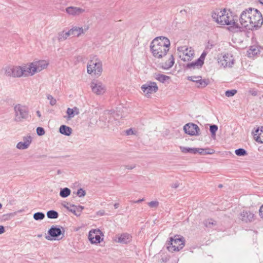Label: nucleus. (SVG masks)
<instances>
[{"mask_svg": "<svg viewBox=\"0 0 263 263\" xmlns=\"http://www.w3.org/2000/svg\"><path fill=\"white\" fill-rule=\"evenodd\" d=\"M213 19L218 24L221 25H230L232 31H240V26L235 22L231 13L227 12L225 9H216L212 14Z\"/></svg>", "mask_w": 263, "mask_h": 263, "instance_id": "f257e3e1", "label": "nucleus"}, {"mask_svg": "<svg viewBox=\"0 0 263 263\" xmlns=\"http://www.w3.org/2000/svg\"><path fill=\"white\" fill-rule=\"evenodd\" d=\"M170 40L165 37H156L151 43L150 48L153 55L156 58H162L169 50Z\"/></svg>", "mask_w": 263, "mask_h": 263, "instance_id": "f03ea898", "label": "nucleus"}, {"mask_svg": "<svg viewBox=\"0 0 263 263\" xmlns=\"http://www.w3.org/2000/svg\"><path fill=\"white\" fill-rule=\"evenodd\" d=\"M251 13V21L248 30H256L260 28L263 24V18L261 13L256 9L249 8Z\"/></svg>", "mask_w": 263, "mask_h": 263, "instance_id": "7ed1b4c3", "label": "nucleus"}, {"mask_svg": "<svg viewBox=\"0 0 263 263\" xmlns=\"http://www.w3.org/2000/svg\"><path fill=\"white\" fill-rule=\"evenodd\" d=\"M165 246L169 252L179 251L184 246V238L183 237H179L178 235L171 237L170 240L166 242Z\"/></svg>", "mask_w": 263, "mask_h": 263, "instance_id": "20e7f679", "label": "nucleus"}, {"mask_svg": "<svg viewBox=\"0 0 263 263\" xmlns=\"http://www.w3.org/2000/svg\"><path fill=\"white\" fill-rule=\"evenodd\" d=\"M14 110L15 112L14 120L16 122H22L28 118L29 110L26 106L17 104L15 105Z\"/></svg>", "mask_w": 263, "mask_h": 263, "instance_id": "39448f33", "label": "nucleus"}, {"mask_svg": "<svg viewBox=\"0 0 263 263\" xmlns=\"http://www.w3.org/2000/svg\"><path fill=\"white\" fill-rule=\"evenodd\" d=\"M64 229L57 226H52L48 231V235L45 236L48 240H59L64 237Z\"/></svg>", "mask_w": 263, "mask_h": 263, "instance_id": "423d86ee", "label": "nucleus"}, {"mask_svg": "<svg viewBox=\"0 0 263 263\" xmlns=\"http://www.w3.org/2000/svg\"><path fill=\"white\" fill-rule=\"evenodd\" d=\"M48 63L44 60L35 61L30 64L27 68V71L30 76L33 75L35 72H40L46 68Z\"/></svg>", "mask_w": 263, "mask_h": 263, "instance_id": "0eeeda50", "label": "nucleus"}, {"mask_svg": "<svg viewBox=\"0 0 263 263\" xmlns=\"http://www.w3.org/2000/svg\"><path fill=\"white\" fill-rule=\"evenodd\" d=\"M87 70L89 74L94 73L95 75L100 76L102 72L101 62L98 60H96L95 61L90 60L87 64Z\"/></svg>", "mask_w": 263, "mask_h": 263, "instance_id": "6e6552de", "label": "nucleus"}, {"mask_svg": "<svg viewBox=\"0 0 263 263\" xmlns=\"http://www.w3.org/2000/svg\"><path fill=\"white\" fill-rule=\"evenodd\" d=\"M141 89L145 96L149 97L152 93L158 91V87L156 82L148 81L141 86Z\"/></svg>", "mask_w": 263, "mask_h": 263, "instance_id": "1a4fd4ad", "label": "nucleus"}, {"mask_svg": "<svg viewBox=\"0 0 263 263\" xmlns=\"http://www.w3.org/2000/svg\"><path fill=\"white\" fill-rule=\"evenodd\" d=\"M250 14L251 13L250 12V11H249V8L246 9L241 13L239 20L242 27H240L241 30L240 31L242 30V28H246V29H248V26L251 21Z\"/></svg>", "mask_w": 263, "mask_h": 263, "instance_id": "9d476101", "label": "nucleus"}, {"mask_svg": "<svg viewBox=\"0 0 263 263\" xmlns=\"http://www.w3.org/2000/svg\"><path fill=\"white\" fill-rule=\"evenodd\" d=\"M183 130L185 133L190 136H199L200 135V128L197 125L189 123L186 124L183 127Z\"/></svg>", "mask_w": 263, "mask_h": 263, "instance_id": "9b49d317", "label": "nucleus"}, {"mask_svg": "<svg viewBox=\"0 0 263 263\" xmlns=\"http://www.w3.org/2000/svg\"><path fill=\"white\" fill-rule=\"evenodd\" d=\"M102 232L100 230L92 229L90 231L88 235V238L91 243H100L103 239L101 235Z\"/></svg>", "mask_w": 263, "mask_h": 263, "instance_id": "f8f14e48", "label": "nucleus"}, {"mask_svg": "<svg viewBox=\"0 0 263 263\" xmlns=\"http://www.w3.org/2000/svg\"><path fill=\"white\" fill-rule=\"evenodd\" d=\"M178 50L180 52H182L183 54V56L186 57L182 58V60L184 61L191 60L192 57L194 55V51L193 50L190 48L189 49L186 46H180L178 48Z\"/></svg>", "mask_w": 263, "mask_h": 263, "instance_id": "ddd939ff", "label": "nucleus"}, {"mask_svg": "<svg viewBox=\"0 0 263 263\" xmlns=\"http://www.w3.org/2000/svg\"><path fill=\"white\" fill-rule=\"evenodd\" d=\"M232 58L231 54H224L221 59H218V63L224 67H232L234 63V59Z\"/></svg>", "mask_w": 263, "mask_h": 263, "instance_id": "4468645a", "label": "nucleus"}, {"mask_svg": "<svg viewBox=\"0 0 263 263\" xmlns=\"http://www.w3.org/2000/svg\"><path fill=\"white\" fill-rule=\"evenodd\" d=\"M92 91L97 95H102L105 92L104 86L102 83L97 81H93L90 85Z\"/></svg>", "mask_w": 263, "mask_h": 263, "instance_id": "2eb2a0df", "label": "nucleus"}, {"mask_svg": "<svg viewBox=\"0 0 263 263\" xmlns=\"http://www.w3.org/2000/svg\"><path fill=\"white\" fill-rule=\"evenodd\" d=\"M12 77H21L22 76H28V72L27 69L21 67L20 66H12Z\"/></svg>", "mask_w": 263, "mask_h": 263, "instance_id": "dca6fc26", "label": "nucleus"}, {"mask_svg": "<svg viewBox=\"0 0 263 263\" xmlns=\"http://www.w3.org/2000/svg\"><path fill=\"white\" fill-rule=\"evenodd\" d=\"M254 214L250 211L243 210L240 213L239 219L245 222H251L254 219Z\"/></svg>", "mask_w": 263, "mask_h": 263, "instance_id": "f3484780", "label": "nucleus"}, {"mask_svg": "<svg viewBox=\"0 0 263 263\" xmlns=\"http://www.w3.org/2000/svg\"><path fill=\"white\" fill-rule=\"evenodd\" d=\"M255 141L260 143H263V126L257 127L252 132Z\"/></svg>", "mask_w": 263, "mask_h": 263, "instance_id": "a211bd4d", "label": "nucleus"}, {"mask_svg": "<svg viewBox=\"0 0 263 263\" xmlns=\"http://www.w3.org/2000/svg\"><path fill=\"white\" fill-rule=\"evenodd\" d=\"M203 224L209 230H214L218 227L217 222L212 218L206 219L203 220Z\"/></svg>", "mask_w": 263, "mask_h": 263, "instance_id": "6ab92c4d", "label": "nucleus"}, {"mask_svg": "<svg viewBox=\"0 0 263 263\" xmlns=\"http://www.w3.org/2000/svg\"><path fill=\"white\" fill-rule=\"evenodd\" d=\"M66 12L70 15H78L85 12V10L81 8L70 6L66 9Z\"/></svg>", "mask_w": 263, "mask_h": 263, "instance_id": "aec40b11", "label": "nucleus"}, {"mask_svg": "<svg viewBox=\"0 0 263 263\" xmlns=\"http://www.w3.org/2000/svg\"><path fill=\"white\" fill-rule=\"evenodd\" d=\"M88 29L87 27L83 29L82 27H73L71 29V35L75 36H79L81 34H84Z\"/></svg>", "mask_w": 263, "mask_h": 263, "instance_id": "412c9836", "label": "nucleus"}, {"mask_svg": "<svg viewBox=\"0 0 263 263\" xmlns=\"http://www.w3.org/2000/svg\"><path fill=\"white\" fill-rule=\"evenodd\" d=\"M202 66L203 65L197 60L195 62L187 63L185 67L186 69H194L196 68L200 69L202 67Z\"/></svg>", "mask_w": 263, "mask_h": 263, "instance_id": "4be33fe9", "label": "nucleus"}, {"mask_svg": "<svg viewBox=\"0 0 263 263\" xmlns=\"http://www.w3.org/2000/svg\"><path fill=\"white\" fill-rule=\"evenodd\" d=\"M59 132L61 134L65 136H70L72 133V129L69 126L62 125L59 128Z\"/></svg>", "mask_w": 263, "mask_h": 263, "instance_id": "5701e85b", "label": "nucleus"}, {"mask_svg": "<svg viewBox=\"0 0 263 263\" xmlns=\"http://www.w3.org/2000/svg\"><path fill=\"white\" fill-rule=\"evenodd\" d=\"M174 64V58L172 54L167 61L162 64L161 67L164 69H168L171 68Z\"/></svg>", "mask_w": 263, "mask_h": 263, "instance_id": "b1692460", "label": "nucleus"}, {"mask_svg": "<svg viewBox=\"0 0 263 263\" xmlns=\"http://www.w3.org/2000/svg\"><path fill=\"white\" fill-rule=\"evenodd\" d=\"M131 240V237L127 233H123L118 237V242L122 243H127Z\"/></svg>", "mask_w": 263, "mask_h": 263, "instance_id": "393cba45", "label": "nucleus"}, {"mask_svg": "<svg viewBox=\"0 0 263 263\" xmlns=\"http://www.w3.org/2000/svg\"><path fill=\"white\" fill-rule=\"evenodd\" d=\"M196 83L198 87L204 88L209 84L210 81L209 79H202L201 78L198 80H196Z\"/></svg>", "mask_w": 263, "mask_h": 263, "instance_id": "a878e982", "label": "nucleus"}, {"mask_svg": "<svg viewBox=\"0 0 263 263\" xmlns=\"http://www.w3.org/2000/svg\"><path fill=\"white\" fill-rule=\"evenodd\" d=\"M196 150L197 151V153H198L200 155L213 154L215 152V151L214 149H210L209 148H196Z\"/></svg>", "mask_w": 263, "mask_h": 263, "instance_id": "bb28decb", "label": "nucleus"}, {"mask_svg": "<svg viewBox=\"0 0 263 263\" xmlns=\"http://www.w3.org/2000/svg\"><path fill=\"white\" fill-rule=\"evenodd\" d=\"M180 149L181 150V152L183 153H191L194 154H196L197 153L196 148H190L184 146H180Z\"/></svg>", "mask_w": 263, "mask_h": 263, "instance_id": "cd10ccee", "label": "nucleus"}, {"mask_svg": "<svg viewBox=\"0 0 263 263\" xmlns=\"http://www.w3.org/2000/svg\"><path fill=\"white\" fill-rule=\"evenodd\" d=\"M71 190L68 187L61 189L60 196L62 198H66L70 195Z\"/></svg>", "mask_w": 263, "mask_h": 263, "instance_id": "c85d7f7f", "label": "nucleus"}, {"mask_svg": "<svg viewBox=\"0 0 263 263\" xmlns=\"http://www.w3.org/2000/svg\"><path fill=\"white\" fill-rule=\"evenodd\" d=\"M29 141L19 142L16 144V148L19 149H25L29 146Z\"/></svg>", "mask_w": 263, "mask_h": 263, "instance_id": "c756f323", "label": "nucleus"}, {"mask_svg": "<svg viewBox=\"0 0 263 263\" xmlns=\"http://www.w3.org/2000/svg\"><path fill=\"white\" fill-rule=\"evenodd\" d=\"M47 216L49 219H57L59 217V213L54 210H50L47 212Z\"/></svg>", "mask_w": 263, "mask_h": 263, "instance_id": "7c9ffc66", "label": "nucleus"}, {"mask_svg": "<svg viewBox=\"0 0 263 263\" xmlns=\"http://www.w3.org/2000/svg\"><path fill=\"white\" fill-rule=\"evenodd\" d=\"M155 79L161 83H164L170 79V77L162 74H156Z\"/></svg>", "mask_w": 263, "mask_h": 263, "instance_id": "2f4dec72", "label": "nucleus"}, {"mask_svg": "<svg viewBox=\"0 0 263 263\" xmlns=\"http://www.w3.org/2000/svg\"><path fill=\"white\" fill-rule=\"evenodd\" d=\"M258 52L259 49L258 47L255 46H250L249 50L248 51V54L250 56L256 55Z\"/></svg>", "mask_w": 263, "mask_h": 263, "instance_id": "473e14b6", "label": "nucleus"}, {"mask_svg": "<svg viewBox=\"0 0 263 263\" xmlns=\"http://www.w3.org/2000/svg\"><path fill=\"white\" fill-rule=\"evenodd\" d=\"M45 214L43 212H36L33 214V217L35 220H41L45 218Z\"/></svg>", "mask_w": 263, "mask_h": 263, "instance_id": "72a5a7b5", "label": "nucleus"}, {"mask_svg": "<svg viewBox=\"0 0 263 263\" xmlns=\"http://www.w3.org/2000/svg\"><path fill=\"white\" fill-rule=\"evenodd\" d=\"M235 153L238 156H245L247 155V151L242 148L236 149L235 151Z\"/></svg>", "mask_w": 263, "mask_h": 263, "instance_id": "f704fd0d", "label": "nucleus"}, {"mask_svg": "<svg viewBox=\"0 0 263 263\" xmlns=\"http://www.w3.org/2000/svg\"><path fill=\"white\" fill-rule=\"evenodd\" d=\"M218 126L215 124H212L210 126V131L211 133L212 136H215L216 133L218 130Z\"/></svg>", "mask_w": 263, "mask_h": 263, "instance_id": "c9c22d12", "label": "nucleus"}, {"mask_svg": "<svg viewBox=\"0 0 263 263\" xmlns=\"http://www.w3.org/2000/svg\"><path fill=\"white\" fill-rule=\"evenodd\" d=\"M66 39V35L65 34V31H63L59 32L58 36V40L59 42L63 41Z\"/></svg>", "mask_w": 263, "mask_h": 263, "instance_id": "e433bc0d", "label": "nucleus"}, {"mask_svg": "<svg viewBox=\"0 0 263 263\" xmlns=\"http://www.w3.org/2000/svg\"><path fill=\"white\" fill-rule=\"evenodd\" d=\"M237 93L236 89L228 90L226 91L225 95L227 97H231L234 96Z\"/></svg>", "mask_w": 263, "mask_h": 263, "instance_id": "4c0bfd02", "label": "nucleus"}, {"mask_svg": "<svg viewBox=\"0 0 263 263\" xmlns=\"http://www.w3.org/2000/svg\"><path fill=\"white\" fill-rule=\"evenodd\" d=\"M13 73L12 66H7L5 68V74L8 77H12Z\"/></svg>", "mask_w": 263, "mask_h": 263, "instance_id": "58836bf2", "label": "nucleus"}, {"mask_svg": "<svg viewBox=\"0 0 263 263\" xmlns=\"http://www.w3.org/2000/svg\"><path fill=\"white\" fill-rule=\"evenodd\" d=\"M73 109L70 108H68L66 111V113L68 115L67 119H70L73 118L74 116V114L73 113Z\"/></svg>", "mask_w": 263, "mask_h": 263, "instance_id": "ea45409f", "label": "nucleus"}, {"mask_svg": "<svg viewBox=\"0 0 263 263\" xmlns=\"http://www.w3.org/2000/svg\"><path fill=\"white\" fill-rule=\"evenodd\" d=\"M207 54V52L204 51L201 54L200 57L197 59V60L200 62L202 65L204 64V61L205 58Z\"/></svg>", "mask_w": 263, "mask_h": 263, "instance_id": "a19ab883", "label": "nucleus"}, {"mask_svg": "<svg viewBox=\"0 0 263 263\" xmlns=\"http://www.w3.org/2000/svg\"><path fill=\"white\" fill-rule=\"evenodd\" d=\"M77 195L79 197H82L85 196V195H86V192L83 189L80 188V189H78V190L77 191Z\"/></svg>", "mask_w": 263, "mask_h": 263, "instance_id": "79ce46f5", "label": "nucleus"}, {"mask_svg": "<svg viewBox=\"0 0 263 263\" xmlns=\"http://www.w3.org/2000/svg\"><path fill=\"white\" fill-rule=\"evenodd\" d=\"M47 99L50 100V104L51 105L53 106L55 105L57 103V100L51 95H48Z\"/></svg>", "mask_w": 263, "mask_h": 263, "instance_id": "37998d69", "label": "nucleus"}, {"mask_svg": "<svg viewBox=\"0 0 263 263\" xmlns=\"http://www.w3.org/2000/svg\"><path fill=\"white\" fill-rule=\"evenodd\" d=\"M36 130V133L39 136H43L45 133L44 128H43L42 127H37Z\"/></svg>", "mask_w": 263, "mask_h": 263, "instance_id": "c03bdc74", "label": "nucleus"}, {"mask_svg": "<svg viewBox=\"0 0 263 263\" xmlns=\"http://www.w3.org/2000/svg\"><path fill=\"white\" fill-rule=\"evenodd\" d=\"M148 205L151 208H157L159 205V202L157 201H152L148 202Z\"/></svg>", "mask_w": 263, "mask_h": 263, "instance_id": "a18cd8bd", "label": "nucleus"}, {"mask_svg": "<svg viewBox=\"0 0 263 263\" xmlns=\"http://www.w3.org/2000/svg\"><path fill=\"white\" fill-rule=\"evenodd\" d=\"M200 78H201L200 76H190L188 77L187 80L196 82V80H198Z\"/></svg>", "mask_w": 263, "mask_h": 263, "instance_id": "49530a36", "label": "nucleus"}, {"mask_svg": "<svg viewBox=\"0 0 263 263\" xmlns=\"http://www.w3.org/2000/svg\"><path fill=\"white\" fill-rule=\"evenodd\" d=\"M71 207H72V208H74L76 209V216H79L81 214V212L80 211V210L79 209V207L74 204H71Z\"/></svg>", "mask_w": 263, "mask_h": 263, "instance_id": "de8ad7c7", "label": "nucleus"}, {"mask_svg": "<svg viewBox=\"0 0 263 263\" xmlns=\"http://www.w3.org/2000/svg\"><path fill=\"white\" fill-rule=\"evenodd\" d=\"M23 140L24 141H29V145H30L32 141V138L30 136L24 137L23 138Z\"/></svg>", "mask_w": 263, "mask_h": 263, "instance_id": "09e8293b", "label": "nucleus"}, {"mask_svg": "<svg viewBox=\"0 0 263 263\" xmlns=\"http://www.w3.org/2000/svg\"><path fill=\"white\" fill-rule=\"evenodd\" d=\"M69 212L72 213L74 215L76 216V210L75 208L71 207V204H70L69 209L68 210Z\"/></svg>", "mask_w": 263, "mask_h": 263, "instance_id": "8fccbe9b", "label": "nucleus"}, {"mask_svg": "<svg viewBox=\"0 0 263 263\" xmlns=\"http://www.w3.org/2000/svg\"><path fill=\"white\" fill-rule=\"evenodd\" d=\"M249 93L253 96H256L258 94V91L254 89H251L249 90Z\"/></svg>", "mask_w": 263, "mask_h": 263, "instance_id": "3c124183", "label": "nucleus"}, {"mask_svg": "<svg viewBox=\"0 0 263 263\" xmlns=\"http://www.w3.org/2000/svg\"><path fill=\"white\" fill-rule=\"evenodd\" d=\"M73 111V113L74 114V115H79L80 112H79V109L78 108H77V107H74L73 108H72Z\"/></svg>", "mask_w": 263, "mask_h": 263, "instance_id": "603ef678", "label": "nucleus"}, {"mask_svg": "<svg viewBox=\"0 0 263 263\" xmlns=\"http://www.w3.org/2000/svg\"><path fill=\"white\" fill-rule=\"evenodd\" d=\"M125 168L128 170H132L135 167V165H125Z\"/></svg>", "mask_w": 263, "mask_h": 263, "instance_id": "864d4df0", "label": "nucleus"}, {"mask_svg": "<svg viewBox=\"0 0 263 263\" xmlns=\"http://www.w3.org/2000/svg\"><path fill=\"white\" fill-rule=\"evenodd\" d=\"M259 212L260 216L263 219V204L260 206Z\"/></svg>", "mask_w": 263, "mask_h": 263, "instance_id": "5fc2aeb1", "label": "nucleus"}, {"mask_svg": "<svg viewBox=\"0 0 263 263\" xmlns=\"http://www.w3.org/2000/svg\"><path fill=\"white\" fill-rule=\"evenodd\" d=\"M76 62H80L83 61V57L81 55H78L76 57Z\"/></svg>", "mask_w": 263, "mask_h": 263, "instance_id": "6e6d98bb", "label": "nucleus"}, {"mask_svg": "<svg viewBox=\"0 0 263 263\" xmlns=\"http://www.w3.org/2000/svg\"><path fill=\"white\" fill-rule=\"evenodd\" d=\"M70 204L68 202H66L65 203H63L62 205L66 208L67 210L69 209V206L68 205H70Z\"/></svg>", "mask_w": 263, "mask_h": 263, "instance_id": "4d7b16f0", "label": "nucleus"}, {"mask_svg": "<svg viewBox=\"0 0 263 263\" xmlns=\"http://www.w3.org/2000/svg\"><path fill=\"white\" fill-rule=\"evenodd\" d=\"M5 228L3 226H0V235L5 232Z\"/></svg>", "mask_w": 263, "mask_h": 263, "instance_id": "13d9d810", "label": "nucleus"}, {"mask_svg": "<svg viewBox=\"0 0 263 263\" xmlns=\"http://www.w3.org/2000/svg\"><path fill=\"white\" fill-rule=\"evenodd\" d=\"M126 134L127 135H132L134 134V132L132 128H130L126 130Z\"/></svg>", "mask_w": 263, "mask_h": 263, "instance_id": "bf43d9fd", "label": "nucleus"}, {"mask_svg": "<svg viewBox=\"0 0 263 263\" xmlns=\"http://www.w3.org/2000/svg\"><path fill=\"white\" fill-rule=\"evenodd\" d=\"M71 29H70V30H69L68 31H67V32H65V34L66 35V39H67V37H68L69 35H71Z\"/></svg>", "mask_w": 263, "mask_h": 263, "instance_id": "052dcab7", "label": "nucleus"}, {"mask_svg": "<svg viewBox=\"0 0 263 263\" xmlns=\"http://www.w3.org/2000/svg\"><path fill=\"white\" fill-rule=\"evenodd\" d=\"M179 186V184L177 182L176 183H173L172 185V187L173 188H175V189H176Z\"/></svg>", "mask_w": 263, "mask_h": 263, "instance_id": "680f3d73", "label": "nucleus"}, {"mask_svg": "<svg viewBox=\"0 0 263 263\" xmlns=\"http://www.w3.org/2000/svg\"><path fill=\"white\" fill-rule=\"evenodd\" d=\"M144 201V199L142 198V199H140L137 201H134V203H139L140 202H141L142 201Z\"/></svg>", "mask_w": 263, "mask_h": 263, "instance_id": "e2e57ef3", "label": "nucleus"}, {"mask_svg": "<svg viewBox=\"0 0 263 263\" xmlns=\"http://www.w3.org/2000/svg\"><path fill=\"white\" fill-rule=\"evenodd\" d=\"M180 13H181L182 14H186L187 12L185 10H181L180 11Z\"/></svg>", "mask_w": 263, "mask_h": 263, "instance_id": "0e129e2a", "label": "nucleus"}, {"mask_svg": "<svg viewBox=\"0 0 263 263\" xmlns=\"http://www.w3.org/2000/svg\"><path fill=\"white\" fill-rule=\"evenodd\" d=\"M78 206L79 207L80 211L82 212V211L84 209V207L82 205H78Z\"/></svg>", "mask_w": 263, "mask_h": 263, "instance_id": "69168bd1", "label": "nucleus"}, {"mask_svg": "<svg viewBox=\"0 0 263 263\" xmlns=\"http://www.w3.org/2000/svg\"><path fill=\"white\" fill-rule=\"evenodd\" d=\"M114 206L115 209H117L119 206V204L118 203H116L115 204H114Z\"/></svg>", "mask_w": 263, "mask_h": 263, "instance_id": "338daca9", "label": "nucleus"}, {"mask_svg": "<svg viewBox=\"0 0 263 263\" xmlns=\"http://www.w3.org/2000/svg\"><path fill=\"white\" fill-rule=\"evenodd\" d=\"M36 115L37 116L39 117H41V112L40 111L37 110L36 111Z\"/></svg>", "mask_w": 263, "mask_h": 263, "instance_id": "774afa93", "label": "nucleus"}]
</instances>
